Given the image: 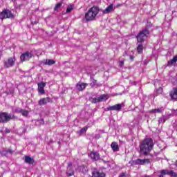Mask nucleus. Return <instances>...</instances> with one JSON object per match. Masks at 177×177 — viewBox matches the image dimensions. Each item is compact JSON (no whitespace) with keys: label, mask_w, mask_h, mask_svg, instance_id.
<instances>
[{"label":"nucleus","mask_w":177,"mask_h":177,"mask_svg":"<svg viewBox=\"0 0 177 177\" xmlns=\"http://www.w3.org/2000/svg\"><path fill=\"white\" fill-rule=\"evenodd\" d=\"M153 140L151 138H147L140 142V149L144 156H147L153 150Z\"/></svg>","instance_id":"obj_1"},{"label":"nucleus","mask_w":177,"mask_h":177,"mask_svg":"<svg viewBox=\"0 0 177 177\" xmlns=\"http://www.w3.org/2000/svg\"><path fill=\"white\" fill-rule=\"evenodd\" d=\"M100 12V9L97 6H93L89 8L88 11L85 14V19L87 21L95 20V17L97 16V14Z\"/></svg>","instance_id":"obj_2"},{"label":"nucleus","mask_w":177,"mask_h":177,"mask_svg":"<svg viewBox=\"0 0 177 177\" xmlns=\"http://www.w3.org/2000/svg\"><path fill=\"white\" fill-rule=\"evenodd\" d=\"M10 120H17V117H16L15 114L10 115L6 112L0 113V122L6 124L8 121H10Z\"/></svg>","instance_id":"obj_3"},{"label":"nucleus","mask_w":177,"mask_h":177,"mask_svg":"<svg viewBox=\"0 0 177 177\" xmlns=\"http://www.w3.org/2000/svg\"><path fill=\"white\" fill-rule=\"evenodd\" d=\"M149 32L147 30V28H145L140 31L138 35L136 36L138 42H143L146 38H147V36L149 35Z\"/></svg>","instance_id":"obj_4"},{"label":"nucleus","mask_w":177,"mask_h":177,"mask_svg":"<svg viewBox=\"0 0 177 177\" xmlns=\"http://www.w3.org/2000/svg\"><path fill=\"white\" fill-rule=\"evenodd\" d=\"M15 15L12 13L10 10H4L0 13V19L3 20V19H13Z\"/></svg>","instance_id":"obj_5"},{"label":"nucleus","mask_w":177,"mask_h":177,"mask_svg":"<svg viewBox=\"0 0 177 177\" xmlns=\"http://www.w3.org/2000/svg\"><path fill=\"white\" fill-rule=\"evenodd\" d=\"M150 159H136L131 161L132 165H145V164H149Z\"/></svg>","instance_id":"obj_6"},{"label":"nucleus","mask_w":177,"mask_h":177,"mask_svg":"<svg viewBox=\"0 0 177 177\" xmlns=\"http://www.w3.org/2000/svg\"><path fill=\"white\" fill-rule=\"evenodd\" d=\"M105 100H107V95H101L95 98H90L91 103H99V102H104Z\"/></svg>","instance_id":"obj_7"},{"label":"nucleus","mask_w":177,"mask_h":177,"mask_svg":"<svg viewBox=\"0 0 177 177\" xmlns=\"http://www.w3.org/2000/svg\"><path fill=\"white\" fill-rule=\"evenodd\" d=\"M161 175L159 177H163V175H169L171 177H177V173L173 170L163 169L160 172Z\"/></svg>","instance_id":"obj_8"},{"label":"nucleus","mask_w":177,"mask_h":177,"mask_svg":"<svg viewBox=\"0 0 177 177\" xmlns=\"http://www.w3.org/2000/svg\"><path fill=\"white\" fill-rule=\"evenodd\" d=\"M16 62V58L14 57L13 58L10 57L7 61L4 62V66L6 68H9L10 67H13L15 66V63Z\"/></svg>","instance_id":"obj_9"},{"label":"nucleus","mask_w":177,"mask_h":177,"mask_svg":"<svg viewBox=\"0 0 177 177\" xmlns=\"http://www.w3.org/2000/svg\"><path fill=\"white\" fill-rule=\"evenodd\" d=\"M31 57H32V53L30 52H26L21 55L20 59L21 62H26V60H30Z\"/></svg>","instance_id":"obj_10"},{"label":"nucleus","mask_w":177,"mask_h":177,"mask_svg":"<svg viewBox=\"0 0 177 177\" xmlns=\"http://www.w3.org/2000/svg\"><path fill=\"white\" fill-rule=\"evenodd\" d=\"M92 177H106V174L102 171H98L97 169H94L92 171Z\"/></svg>","instance_id":"obj_11"},{"label":"nucleus","mask_w":177,"mask_h":177,"mask_svg":"<svg viewBox=\"0 0 177 177\" xmlns=\"http://www.w3.org/2000/svg\"><path fill=\"white\" fill-rule=\"evenodd\" d=\"M121 109H122V104H117L115 105L108 107L107 110H113L115 111H121Z\"/></svg>","instance_id":"obj_12"},{"label":"nucleus","mask_w":177,"mask_h":177,"mask_svg":"<svg viewBox=\"0 0 177 177\" xmlns=\"http://www.w3.org/2000/svg\"><path fill=\"white\" fill-rule=\"evenodd\" d=\"M37 85H38V92L41 95H44V93H45V90L44 88H45V86H46V83L40 82V83H38Z\"/></svg>","instance_id":"obj_13"},{"label":"nucleus","mask_w":177,"mask_h":177,"mask_svg":"<svg viewBox=\"0 0 177 177\" xmlns=\"http://www.w3.org/2000/svg\"><path fill=\"white\" fill-rule=\"evenodd\" d=\"M72 165L73 164L71 162L68 163V167L66 170L67 176H73V175H74V169L73 167H71Z\"/></svg>","instance_id":"obj_14"},{"label":"nucleus","mask_w":177,"mask_h":177,"mask_svg":"<svg viewBox=\"0 0 177 177\" xmlns=\"http://www.w3.org/2000/svg\"><path fill=\"white\" fill-rule=\"evenodd\" d=\"M86 86H88V84L82 83L81 82H79L76 84L77 89V91H84V89H85L86 88Z\"/></svg>","instance_id":"obj_15"},{"label":"nucleus","mask_w":177,"mask_h":177,"mask_svg":"<svg viewBox=\"0 0 177 177\" xmlns=\"http://www.w3.org/2000/svg\"><path fill=\"white\" fill-rule=\"evenodd\" d=\"M169 96L173 100H177V87L173 88L172 91L169 93Z\"/></svg>","instance_id":"obj_16"},{"label":"nucleus","mask_w":177,"mask_h":177,"mask_svg":"<svg viewBox=\"0 0 177 177\" xmlns=\"http://www.w3.org/2000/svg\"><path fill=\"white\" fill-rule=\"evenodd\" d=\"M89 156L91 158L92 160H94L95 161H97V160H100V156L97 152H91Z\"/></svg>","instance_id":"obj_17"},{"label":"nucleus","mask_w":177,"mask_h":177,"mask_svg":"<svg viewBox=\"0 0 177 177\" xmlns=\"http://www.w3.org/2000/svg\"><path fill=\"white\" fill-rule=\"evenodd\" d=\"M50 99L48 97L46 98H41L39 101V106H43V104H47V103H50Z\"/></svg>","instance_id":"obj_18"},{"label":"nucleus","mask_w":177,"mask_h":177,"mask_svg":"<svg viewBox=\"0 0 177 177\" xmlns=\"http://www.w3.org/2000/svg\"><path fill=\"white\" fill-rule=\"evenodd\" d=\"M26 164H30V165H32L34 164V158H31L28 156H25V160H24Z\"/></svg>","instance_id":"obj_19"},{"label":"nucleus","mask_w":177,"mask_h":177,"mask_svg":"<svg viewBox=\"0 0 177 177\" xmlns=\"http://www.w3.org/2000/svg\"><path fill=\"white\" fill-rule=\"evenodd\" d=\"M111 147L113 151H114V152L119 151V150H120V147H118V144H117V142H113L111 143Z\"/></svg>","instance_id":"obj_20"},{"label":"nucleus","mask_w":177,"mask_h":177,"mask_svg":"<svg viewBox=\"0 0 177 177\" xmlns=\"http://www.w3.org/2000/svg\"><path fill=\"white\" fill-rule=\"evenodd\" d=\"M113 4H111L105 10H102V12L104 15H107V13H110V12H111V10H113Z\"/></svg>","instance_id":"obj_21"},{"label":"nucleus","mask_w":177,"mask_h":177,"mask_svg":"<svg viewBox=\"0 0 177 177\" xmlns=\"http://www.w3.org/2000/svg\"><path fill=\"white\" fill-rule=\"evenodd\" d=\"M163 111H164V108L161 107V108H157L155 109H152L150 111V113H153V114H156V113H161Z\"/></svg>","instance_id":"obj_22"},{"label":"nucleus","mask_w":177,"mask_h":177,"mask_svg":"<svg viewBox=\"0 0 177 177\" xmlns=\"http://www.w3.org/2000/svg\"><path fill=\"white\" fill-rule=\"evenodd\" d=\"M162 93V88L159 87L156 91L153 93V96L156 97V96H158V95H161Z\"/></svg>","instance_id":"obj_23"},{"label":"nucleus","mask_w":177,"mask_h":177,"mask_svg":"<svg viewBox=\"0 0 177 177\" xmlns=\"http://www.w3.org/2000/svg\"><path fill=\"white\" fill-rule=\"evenodd\" d=\"M177 62V55L174 56L172 59L168 62L169 66H172L175 64Z\"/></svg>","instance_id":"obj_24"},{"label":"nucleus","mask_w":177,"mask_h":177,"mask_svg":"<svg viewBox=\"0 0 177 177\" xmlns=\"http://www.w3.org/2000/svg\"><path fill=\"white\" fill-rule=\"evenodd\" d=\"M138 53H142L143 52V44H140L137 47Z\"/></svg>","instance_id":"obj_25"},{"label":"nucleus","mask_w":177,"mask_h":177,"mask_svg":"<svg viewBox=\"0 0 177 177\" xmlns=\"http://www.w3.org/2000/svg\"><path fill=\"white\" fill-rule=\"evenodd\" d=\"M55 63H56V62L53 59H46V64L48 66H52V64H55Z\"/></svg>","instance_id":"obj_26"},{"label":"nucleus","mask_w":177,"mask_h":177,"mask_svg":"<svg viewBox=\"0 0 177 177\" xmlns=\"http://www.w3.org/2000/svg\"><path fill=\"white\" fill-rule=\"evenodd\" d=\"M23 109L21 108H16L15 109H12V113H21Z\"/></svg>","instance_id":"obj_27"},{"label":"nucleus","mask_w":177,"mask_h":177,"mask_svg":"<svg viewBox=\"0 0 177 177\" xmlns=\"http://www.w3.org/2000/svg\"><path fill=\"white\" fill-rule=\"evenodd\" d=\"M165 119L164 118V116H161L160 118H159V120H158V123L159 124H164V122H165Z\"/></svg>","instance_id":"obj_28"},{"label":"nucleus","mask_w":177,"mask_h":177,"mask_svg":"<svg viewBox=\"0 0 177 177\" xmlns=\"http://www.w3.org/2000/svg\"><path fill=\"white\" fill-rule=\"evenodd\" d=\"M80 170L82 171L84 174L88 172V168L85 166L80 167Z\"/></svg>","instance_id":"obj_29"},{"label":"nucleus","mask_w":177,"mask_h":177,"mask_svg":"<svg viewBox=\"0 0 177 177\" xmlns=\"http://www.w3.org/2000/svg\"><path fill=\"white\" fill-rule=\"evenodd\" d=\"M91 80L92 81V83H91V86H95V85H96V80H95L92 76H91Z\"/></svg>","instance_id":"obj_30"},{"label":"nucleus","mask_w":177,"mask_h":177,"mask_svg":"<svg viewBox=\"0 0 177 177\" xmlns=\"http://www.w3.org/2000/svg\"><path fill=\"white\" fill-rule=\"evenodd\" d=\"M162 117L165 118V121H167V120H169V118H171V117H172V115H171L169 113L166 115H162Z\"/></svg>","instance_id":"obj_31"},{"label":"nucleus","mask_w":177,"mask_h":177,"mask_svg":"<svg viewBox=\"0 0 177 177\" xmlns=\"http://www.w3.org/2000/svg\"><path fill=\"white\" fill-rule=\"evenodd\" d=\"M73 9H74V6H68L66 9V13H70Z\"/></svg>","instance_id":"obj_32"},{"label":"nucleus","mask_w":177,"mask_h":177,"mask_svg":"<svg viewBox=\"0 0 177 177\" xmlns=\"http://www.w3.org/2000/svg\"><path fill=\"white\" fill-rule=\"evenodd\" d=\"M170 115H171V117L177 115V109H171V113H170Z\"/></svg>","instance_id":"obj_33"},{"label":"nucleus","mask_w":177,"mask_h":177,"mask_svg":"<svg viewBox=\"0 0 177 177\" xmlns=\"http://www.w3.org/2000/svg\"><path fill=\"white\" fill-rule=\"evenodd\" d=\"M21 113L22 114V115H24V117H27V115H28V111L26 110L22 109Z\"/></svg>","instance_id":"obj_34"},{"label":"nucleus","mask_w":177,"mask_h":177,"mask_svg":"<svg viewBox=\"0 0 177 177\" xmlns=\"http://www.w3.org/2000/svg\"><path fill=\"white\" fill-rule=\"evenodd\" d=\"M3 153H6V154L10 153V154H12L13 153V151L10 149H6L3 151Z\"/></svg>","instance_id":"obj_35"},{"label":"nucleus","mask_w":177,"mask_h":177,"mask_svg":"<svg viewBox=\"0 0 177 177\" xmlns=\"http://www.w3.org/2000/svg\"><path fill=\"white\" fill-rule=\"evenodd\" d=\"M86 131H88V127H85L82 128V129L80 130V133H84V132H86Z\"/></svg>","instance_id":"obj_36"},{"label":"nucleus","mask_w":177,"mask_h":177,"mask_svg":"<svg viewBox=\"0 0 177 177\" xmlns=\"http://www.w3.org/2000/svg\"><path fill=\"white\" fill-rule=\"evenodd\" d=\"M62 6V3H58L56 6H55V8H54V10H57V9L59 8H60Z\"/></svg>","instance_id":"obj_37"},{"label":"nucleus","mask_w":177,"mask_h":177,"mask_svg":"<svg viewBox=\"0 0 177 177\" xmlns=\"http://www.w3.org/2000/svg\"><path fill=\"white\" fill-rule=\"evenodd\" d=\"M39 124H41V125H44V119L39 120Z\"/></svg>","instance_id":"obj_38"},{"label":"nucleus","mask_w":177,"mask_h":177,"mask_svg":"<svg viewBox=\"0 0 177 177\" xmlns=\"http://www.w3.org/2000/svg\"><path fill=\"white\" fill-rule=\"evenodd\" d=\"M127 174L125 173H122L118 177H125Z\"/></svg>","instance_id":"obj_39"},{"label":"nucleus","mask_w":177,"mask_h":177,"mask_svg":"<svg viewBox=\"0 0 177 177\" xmlns=\"http://www.w3.org/2000/svg\"><path fill=\"white\" fill-rule=\"evenodd\" d=\"M10 133V130L9 129H5V133Z\"/></svg>","instance_id":"obj_40"},{"label":"nucleus","mask_w":177,"mask_h":177,"mask_svg":"<svg viewBox=\"0 0 177 177\" xmlns=\"http://www.w3.org/2000/svg\"><path fill=\"white\" fill-rule=\"evenodd\" d=\"M130 60H133L135 59V57L133 55H129Z\"/></svg>","instance_id":"obj_41"},{"label":"nucleus","mask_w":177,"mask_h":177,"mask_svg":"<svg viewBox=\"0 0 177 177\" xmlns=\"http://www.w3.org/2000/svg\"><path fill=\"white\" fill-rule=\"evenodd\" d=\"M147 27H151V22H147Z\"/></svg>","instance_id":"obj_42"},{"label":"nucleus","mask_w":177,"mask_h":177,"mask_svg":"<svg viewBox=\"0 0 177 177\" xmlns=\"http://www.w3.org/2000/svg\"><path fill=\"white\" fill-rule=\"evenodd\" d=\"M120 64L122 66H124V61H120Z\"/></svg>","instance_id":"obj_43"},{"label":"nucleus","mask_w":177,"mask_h":177,"mask_svg":"<svg viewBox=\"0 0 177 177\" xmlns=\"http://www.w3.org/2000/svg\"><path fill=\"white\" fill-rule=\"evenodd\" d=\"M12 2H15V1H16V0H12Z\"/></svg>","instance_id":"obj_44"},{"label":"nucleus","mask_w":177,"mask_h":177,"mask_svg":"<svg viewBox=\"0 0 177 177\" xmlns=\"http://www.w3.org/2000/svg\"><path fill=\"white\" fill-rule=\"evenodd\" d=\"M69 174H71V171H69Z\"/></svg>","instance_id":"obj_45"}]
</instances>
